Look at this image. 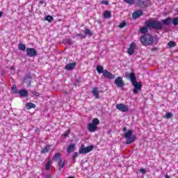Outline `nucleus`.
Returning a JSON list of instances; mask_svg holds the SVG:
<instances>
[{
    "label": "nucleus",
    "instance_id": "obj_20",
    "mask_svg": "<svg viewBox=\"0 0 178 178\" xmlns=\"http://www.w3.org/2000/svg\"><path fill=\"white\" fill-rule=\"evenodd\" d=\"M74 148H76V144L71 143L67 148V152L68 154H70V152H73L74 151Z\"/></svg>",
    "mask_w": 178,
    "mask_h": 178
},
{
    "label": "nucleus",
    "instance_id": "obj_26",
    "mask_svg": "<svg viewBox=\"0 0 178 178\" xmlns=\"http://www.w3.org/2000/svg\"><path fill=\"white\" fill-rule=\"evenodd\" d=\"M44 20H46L47 22H49V23H52L54 20V17L51 15H47L45 17Z\"/></svg>",
    "mask_w": 178,
    "mask_h": 178
},
{
    "label": "nucleus",
    "instance_id": "obj_33",
    "mask_svg": "<svg viewBox=\"0 0 178 178\" xmlns=\"http://www.w3.org/2000/svg\"><path fill=\"white\" fill-rule=\"evenodd\" d=\"M76 37H79L81 38V40H83L84 38H86V35L83 34V33H76Z\"/></svg>",
    "mask_w": 178,
    "mask_h": 178
},
{
    "label": "nucleus",
    "instance_id": "obj_46",
    "mask_svg": "<svg viewBox=\"0 0 178 178\" xmlns=\"http://www.w3.org/2000/svg\"><path fill=\"white\" fill-rule=\"evenodd\" d=\"M165 178H170V177H169V175H165Z\"/></svg>",
    "mask_w": 178,
    "mask_h": 178
},
{
    "label": "nucleus",
    "instance_id": "obj_24",
    "mask_svg": "<svg viewBox=\"0 0 178 178\" xmlns=\"http://www.w3.org/2000/svg\"><path fill=\"white\" fill-rule=\"evenodd\" d=\"M18 49H19V51H26V44L20 42L19 44H18Z\"/></svg>",
    "mask_w": 178,
    "mask_h": 178
},
{
    "label": "nucleus",
    "instance_id": "obj_38",
    "mask_svg": "<svg viewBox=\"0 0 178 178\" xmlns=\"http://www.w3.org/2000/svg\"><path fill=\"white\" fill-rule=\"evenodd\" d=\"M102 3H104V5H109V1L103 0L102 1Z\"/></svg>",
    "mask_w": 178,
    "mask_h": 178
},
{
    "label": "nucleus",
    "instance_id": "obj_16",
    "mask_svg": "<svg viewBox=\"0 0 178 178\" xmlns=\"http://www.w3.org/2000/svg\"><path fill=\"white\" fill-rule=\"evenodd\" d=\"M134 49H136V43L132 42L127 50L129 55L130 56L133 55V54H134Z\"/></svg>",
    "mask_w": 178,
    "mask_h": 178
},
{
    "label": "nucleus",
    "instance_id": "obj_30",
    "mask_svg": "<svg viewBox=\"0 0 178 178\" xmlns=\"http://www.w3.org/2000/svg\"><path fill=\"white\" fill-rule=\"evenodd\" d=\"M168 47L170 48H173L176 46V42H173V41H170L168 44Z\"/></svg>",
    "mask_w": 178,
    "mask_h": 178
},
{
    "label": "nucleus",
    "instance_id": "obj_28",
    "mask_svg": "<svg viewBox=\"0 0 178 178\" xmlns=\"http://www.w3.org/2000/svg\"><path fill=\"white\" fill-rule=\"evenodd\" d=\"M84 33L85 34H86V35H89V37H92V32H91L90 29H85Z\"/></svg>",
    "mask_w": 178,
    "mask_h": 178
},
{
    "label": "nucleus",
    "instance_id": "obj_34",
    "mask_svg": "<svg viewBox=\"0 0 178 178\" xmlns=\"http://www.w3.org/2000/svg\"><path fill=\"white\" fill-rule=\"evenodd\" d=\"M172 24L174 26H178V17H177L173 19Z\"/></svg>",
    "mask_w": 178,
    "mask_h": 178
},
{
    "label": "nucleus",
    "instance_id": "obj_48",
    "mask_svg": "<svg viewBox=\"0 0 178 178\" xmlns=\"http://www.w3.org/2000/svg\"><path fill=\"white\" fill-rule=\"evenodd\" d=\"M176 12H177V13L178 15V8L176 9Z\"/></svg>",
    "mask_w": 178,
    "mask_h": 178
},
{
    "label": "nucleus",
    "instance_id": "obj_39",
    "mask_svg": "<svg viewBox=\"0 0 178 178\" xmlns=\"http://www.w3.org/2000/svg\"><path fill=\"white\" fill-rule=\"evenodd\" d=\"M139 172H140V173H143V175H145V169L142 168V169H140V170H139Z\"/></svg>",
    "mask_w": 178,
    "mask_h": 178
},
{
    "label": "nucleus",
    "instance_id": "obj_18",
    "mask_svg": "<svg viewBox=\"0 0 178 178\" xmlns=\"http://www.w3.org/2000/svg\"><path fill=\"white\" fill-rule=\"evenodd\" d=\"M92 94L96 98V99H99V92L98 91V88L95 87L92 88Z\"/></svg>",
    "mask_w": 178,
    "mask_h": 178
},
{
    "label": "nucleus",
    "instance_id": "obj_11",
    "mask_svg": "<svg viewBox=\"0 0 178 178\" xmlns=\"http://www.w3.org/2000/svg\"><path fill=\"white\" fill-rule=\"evenodd\" d=\"M115 108L121 112H129V107L122 103L116 104Z\"/></svg>",
    "mask_w": 178,
    "mask_h": 178
},
{
    "label": "nucleus",
    "instance_id": "obj_37",
    "mask_svg": "<svg viewBox=\"0 0 178 178\" xmlns=\"http://www.w3.org/2000/svg\"><path fill=\"white\" fill-rule=\"evenodd\" d=\"M79 156V153L78 152H74L72 155V159H76Z\"/></svg>",
    "mask_w": 178,
    "mask_h": 178
},
{
    "label": "nucleus",
    "instance_id": "obj_1",
    "mask_svg": "<svg viewBox=\"0 0 178 178\" xmlns=\"http://www.w3.org/2000/svg\"><path fill=\"white\" fill-rule=\"evenodd\" d=\"M146 27H142L140 29V32L142 34H147L148 33V29H154V30H162V22L158 20L150 19L145 22Z\"/></svg>",
    "mask_w": 178,
    "mask_h": 178
},
{
    "label": "nucleus",
    "instance_id": "obj_22",
    "mask_svg": "<svg viewBox=\"0 0 178 178\" xmlns=\"http://www.w3.org/2000/svg\"><path fill=\"white\" fill-rule=\"evenodd\" d=\"M25 107L28 111H30V109L35 108V105L34 104V103L29 102L26 104Z\"/></svg>",
    "mask_w": 178,
    "mask_h": 178
},
{
    "label": "nucleus",
    "instance_id": "obj_47",
    "mask_svg": "<svg viewBox=\"0 0 178 178\" xmlns=\"http://www.w3.org/2000/svg\"><path fill=\"white\" fill-rule=\"evenodd\" d=\"M40 5H42L44 3V1H40Z\"/></svg>",
    "mask_w": 178,
    "mask_h": 178
},
{
    "label": "nucleus",
    "instance_id": "obj_21",
    "mask_svg": "<svg viewBox=\"0 0 178 178\" xmlns=\"http://www.w3.org/2000/svg\"><path fill=\"white\" fill-rule=\"evenodd\" d=\"M18 94L21 97H27V95H29V92H27V90L25 89H22V90H19Z\"/></svg>",
    "mask_w": 178,
    "mask_h": 178
},
{
    "label": "nucleus",
    "instance_id": "obj_32",
    "mask_svg": "<svg viewBox=\"0 0 178 178\" xmlns=\"http://www.w3.org/2000/svg\"><path fill=\"white\" fill-rule=\"evenodd\" d=\"M125 3H128L129 5H134V1L136 0H123Z\"/></svg>",
    "mask_w": 178,
    "mask_h": 178
},
{
    "label": "nucleus",
    "instance_id": "obj_12",
    "mask_svg": "<svg viewBox=\"0 0 178 178\" xmlns=\"http://www.w3.org/2000/svg\"><path fill=\"white\" fill-rule=\"evenodd\" d=\"M125 76L127 79H128L129 80H131V82L132 83H136V80H137V77H136V74L134 72H131L130 74L129 72H126Z\"/></svg>",
    "mask_w": 178,
    "mask_h": 178
},
{
    "label": "nucleus",
    "instance_id": "obj_7",
    "mask_svg": "<svg viewBox=\"0 0 178 178\" xmlns=\"http://www.w3.org/2000/svg\"><path fill=\"white\" fill-rule=\"evenodd\" d=\"M136 5L139 8H147L151 5V0H137Z\"/></svg>",
    "mask_w": 178,
    "mask_h": 178
},
{
    "label": "nucleus",
    "instance_id": "obj_13",
    "mask_svg": "<svg viewBox=\"0 0 178 178\" xmlns=\"http://www.w3.org/2000/svg\"><path fill=\"white\" fill-rule=\"evenodd\" d=\"M114 83L118 88H122V87L124 86V82L123 81L122 76L117 77Z\"/></svg>",
    "mask_w": 178,
    "mask_h": 178
},
{
    "label": "nucleus",
    "instance_id": "obj_43",
    "mask_svg": "<svg viewBox=\"0 0 178 178\" xmlns=\"http://www.w3.org/2000/svg\"><path fill=\"white\" fill-rule=\"evenodd\" d=\"M67 44H69L70 45V44H72V40H68L67 41Z\"/></svg>",
    "mask_w": 178,
    "mask_h": 178
},
{
    "label": "nucleus",
    "instance_id": "obj_10",
    "mask_svg": "<svg viewBox=\"0 0 178 178\" xmlns=\"http://www.w3.org/2000/svg\"><path fill=\"white\" fill-rule=\"evenodd\" d=\"M133 86L134 87L133 90L134 94H138V91L141 90V88L143 87V83L141 82H134L132 83Z\"/></svg>",
    "mask_w": 178,
    "mask_h": 178
},
{
    "label": "nucleus",
    "instance_id": "obj_5",
    "mask_svg": "<svg viewBox=\"0 0 178 178\" xmlns=\"http://www.w3.org/2000/svg\"><path fill=\"white\" fill-rule=\"evenodd\" d=\"M98 124H99V120H98V118H94L92 120V122L89 123L88 125V131H90V133L97 131V129H98Z\"/></svg>",
    "mask_w": 178,
    "mask_h": 178
},
{
    "label": "nucleus",
    "instance_id": "obj_17",
    "mask_svg": "<svg viewBox=\"0 0 178 178\" xmlns=\"http://www.w3.org/2000/svg\"><path fill=\"white\" fill-rule=\"evenodd\" d=\"M76 65H77V63H76V62L68 63L65 65V70H67L68 71L73 70V69H74V67H76Z\"/></svg>",
    "mask_w": 178,
    "mask_h": 178
},
{
    "label": "nucleus",
    "instance_id": "obj_35",
    "mask_svg": "<svg viewBox=\"0 0 178 178\" xmlns=\"http://www.w3.org/2000/svg\"><path fill=\"white\" fill-rule=\"evenodd\" d=\"M41 94L38 92H32V95L31 97H40Z\"/></svg>",
    "mask_w": 178,
    "mask_h": 178
},
{
    "label": "nucleus",
    "instance_id": "obj_9",
    "mask_svg": "<svg viewBox=\"0 0 178 178\" xmlns=\"http://www.w3.org/2000/svg\"><path fill=\"white\" fill-rule=\"evenodd\" d=\"M94 149V145L88 146L86 147H84L83 146L81 147L79 149V154H88V152H91L92 150Z\"/></svg>",
    "mask_w": 178,
    "mask_h": 178
},
{
    "label": "nucleus",
    "instance_id": "obj_2",
    "mask_svg": "<svg viewBox=\"0 0 178 178\" xmlns=\"http://www.w3.org/2000/svg\"><path fill=\"white\" fill-rule=\"evenodd\" d=\"M96 70L99 74L103 73V76L106 79H109L110 80H113L116 76L113 74L112 73L109 72L107 70H104V67L102 65H97L96 67Z\"/></svg>",
    "mask_w": 178,
    "mask_h": 178
},
{
    "label": "nucleus",
    "instance_id": "obj_40",
    "mask_svg": "<svg viewBox=\"0 0 178 178\" xmlns=\"http://www.w3.org/2000/svg\"><path fill=\"white\" fill-rule=\"evenodd\" d=\"M151 51H152V52H155V51H158V48H156V47H153V48L151 49Z\"/></svg>",
    "mask_w": 178,
    "mask_h": 178
},
{
    "label": "nucleus",
    "instance_id": "obj_4",
    "mask_svg": "<svg viewBox=\"0 0 178 178\" xmlns=\"http://www.w3.org/2000/svg\"><path fill=\"white\" fill-rule=\"evenodd\" d=\"M124 137V138H127L125 144L127 145L136 141V136L133 135V130L131 129H129L127 132H125Z\"/></svg>",
    "mask_w": 178,
    "mask_h": 178
},
{
    "label": "nucleus",
    "instance_id": "obj_8",
    "mask_svg": "<svg viewBox=\"0 0 178 178\" xmlns=\"http://www.w3.org/2000/svg\"><path fill=\"white\" fill-rule=\"evenodd\" d=\"M26 55L27 56H29V58H35L38 54H37V50H35V49L28 47L26 48Z\"/></svg>",
    "mask_w": 178,
    "mask_h": 178
},
{
    "label": "nucleus",
    "instance_id": "obj_41",
    "mask_svg": "<svg viewBox=\"0 0 178 178\" xmlns=\"http://www.w3.org/2000/svg\"><path fill=\"white\" fill-rule=\"evenodd\" d=\"M67 136H69V134L67 132L63 134V137H64V138H66V137H67Z\"/></svg>",
    "mask_w": 178,
    "mask_h": 178
},
{
    "label": "nucleus",
    "instance_id": "obj_25",
    "mask_svg": "<svg viewBox=\"0 0 178 178\" xmlns=\"http://www.w3.org/2000/svg\"><path fill=\"white\" fill-rule=\"evenodd\" d=\"M104 18L105 19H109L111 17H112V14L111 13L110 11H105L104 14Z\"/></svg>",
    "mask_w": 178,
    "mask_h": 178
},
{
    "label": "nucleus",
    "instance_id": "obj_36",
    "mask_svg": "<svg viewBox=\"0 0 178 178\" xmlns=\"http://www.w3.org/2000/svg\"><path fill=\"white\" fill-rule=\"evenodd\" d=\"M172 116H173V114L172 113H167L165 115V118H166V119H170Z\"/></svg>",
    "mask_w": 178,
    "mask_h": 178
},
{
    "label": "nucleus",
    "instance_id": "obj_14",
    "mask_svg": "<svg viewBox=\"0 0 178 178\" xmlns=\"http://www.w3.org/2000/svg\"><path fill=\"white\" fill-rule=\"evenodd\" d=\"M24 83H25V84H27L28 87H30L31 84V74H28L25 76V77L24 78Z\"/></svg>",
    "mask_w": 178,
    "mask_h": 178
},
{
    "label": "nucleus",
    "instance_id": "obj_42",
    "mask_svg": "<svg viewBox=\"0 0 178 178\" xmlns=\"http://www.w3.org/2000/svg\"><path fill=\"white\" fill-rule=\"evenodd\" d=\"M122 130L124 133H127V128L126 127H124Z\"/></svg>",
    "mask_w": 178,
    "mask_h": 178
},
{
    "label": "nucleus",
    "instance_id": "obj_15",
    "mask_svg": "<svg viewBox=\"0 0 178 178\" xmlns=\"http://www.w3.org/2000/svg\"><path fill=\"white\" fill-rule=\"evenodd\" d=\"M140 16H143V10H138L133 13L132 14V18L134 20H136V19H138Z\"/></svg>",
    "mask_w": 178,
    "mask_h": 178
},
{
    "label": "nucleus",
    "instance_id": "obj_31",
    "mask_svg": "<svg viewBox=\"0 0 178 178\" xmlns=\"http://www.w3.org/2000/svg\"><path fill=\"white\" fill-rule=\"evenodd\" d=\"M45 169L46 170H49V169H51V160H49L46 163Z\"/></svg>",
    "mask_w": 178,
    "mask_h": 178
},
{
    "label": "nucleus",
    "instance_id": "obj_6",
    "mask_svg": "<svg viewBox=\"0 0 178 178\" xmlns=\"http://www.w3.org/2000/svg\"><path fill=\"white\" fill-rule=\"evenodd\" d=\"M53 161H54V162H56L58 163L59 166V168H58L59 170L65 168V164L66 163V162L62 160V158H60V153L55 154L53 157Z\"/></svg>",
    "mask_w": 178,
    "mask_h": 178
},
{
    "label": "nucleus",
    "instance_id": "obj_45",
    "mask_svg": "<svg viewBox=\"0 0 178 178\" xmlns=\"http://www.w3.org/2000/svg\"><path fill=\"white\" fill-rule=\"evenodd\" d=\"M2 15H3V12H0V17H2Z\"/></svg>",
    "mask_w": 178,
    "mask_h": 178
},
{
    "label": "nucleus",
    "instance_id": "obj_29",
    "mask_svg": "<svg viewBox=\"0 0 178 178\" xmlns=\"http://www.w3.org/2000/svg\"><path fill=\"white\" fill-rule=\"evenodd\" d=\"M126 26H127V22H126L125 21L122 22L119 24L120 29H123V27H126Z\"/></svg>",
    "mask_w": 178,
    "mask_h": 178
},
{
    "label": "nucleus",
    "instance_id": "obj_44",
    "mask_svg": "<svg viewBox=\"0 0 178 178\" xmlns=\"http://www.w3.org/2000/svg\"><path fill=\"white\" fill-rule=\"evenodd\" d=\"M45 177L46 178H51V175H45Z\"/></svg>",
    "mask_w": 178,
    "mask_h": 178
},
{
    "label": "nucleus",
    "instance_id": "obj_19",
    "mask_svg": "<svg viewBox=\"0 0 178 178\" xmlns=\"http://www.w3.org/2000/svg\"><path fill=\"white\" fill-rule=\"evenodd\" d=\"M162 26H163V24H165V26H170V24H172V19L168 17L165 18V19L162 20Z\"/></svg>",
    "mask_w": 178,
    "mask_h": 178
},
{
    "label": "nucleus",
    "instance_id": "obj_23",
    "mask_svg": "<svg viewBox=\"0 0 178 178\" xmlns=\"http://www.w3.org/2000/svg\"><path fill=\"white\" fill-rule=\"evenodd\" d=\"M11 92L13 94H19V90L17 89V87L16 85H13L11 88Z\"/></svg>",
    "mask_w": 178,
    "mask_h": 178
},
{
    "label": "nucleus",
    "instance_id": "obj_49",
    "mask_svg": "<svg viewBox=\"0 0 178 178\" xmlns=\"http://www.w3.org/2000/svg\"><path fill=\"white\" fill-rule=\"evenodd\" d=\"M11 69H14V67H11Z\"/></svg>",
    "mask_w": 178,
    "mask_h": 178
},
{
    "label": "nucleus",
    "instance_id": "obj_27",
    "mask_svg": "<svg viewBox=\"0 0 178 178\" xmlns=\"http://www.w3.org/2000/svg\"><path fill=\"white\" fill-rule=\"evenodd\" d=\"M47 152H49V146H46L45 147H44L41 150L40 154H47Z\"/></svg>",
    "mask_w": 178,
    "mask_h": 178
},
{
    "label": "nucleus",
    "instance_id": "obj_3",
    "mask_svg": "<svg viewBox=\"0 0 178 178\" xmlns=\"http://www.w3.org/2000/svg\"><path fill=\"white\" fill-rule=\"evenodd\" d=\"M140 42L143 45H152V43L154 42V38L151 34L146 33L140 38Z\"/></svg>",
    "mask_w": 178,
    "mask_h": 178
}]
</instances>
